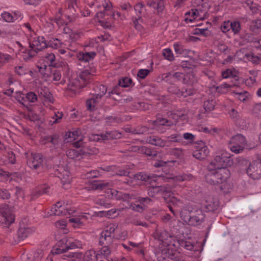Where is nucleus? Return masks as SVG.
<instances>
[{
	"instance_id": "f257e3e1",
	"label": "nucleus",
	"mask_w": 261,
	"mask_h": 261,
	"mask_svg": "<svg viewBox=\"0 0 261 261\" xmlns=\"http://www.w3.org/2000/svg\"><path fill=\"white\" fill-rule=\"evenodd\" d=\"M82 243L80 241L72 238L64 237L58 242L53 248V253L59 254L66 252L69 249L81 248Z\"/></svg>"
},
{
	"instance_id": "f03ea898",
	"label": "nucleus",
	"mask_w": 261,
	"mask_h": 261,
	"mask_svg": "<svg viewBox=\"0 0 261 261\" xmlns=\"http://www.w3.org/2000/svg\"><path fill=\"white\" fill-rule=\"evenodd\" d=\"M206 175V181L211 185L221 184L226 181L229 177L230 173L226 168H216Z\"/></svg>"
},
{
	"instance_id": "7ed1b4c3",
	"label": "nucleus",
	"mask_w": 261,
	"mask_h": 261,
	"mask_svg": "<svg viewBox=\"0 0 261 261\" xmlns=\"http://www.w3.org/2000/svg\"><path fill=\"white\" fill-rule=\"evenodd\" d=\"M246 144L245 137L241 134H238L231 138L228 142V148L232 152L239 154L243 152Z\"/></svg>"
},
{
	"instance_id": "20e7f679",
	"label": "nucleus",
	"mask_w": 261,
	"mask_h": 261,
	"mask_svg": "<svg viewBox=\"0 0 261 261\" xmlns=\"http://www.w3.org/2000/svg\"><path fill=\"white\" fill-rule=\"evenodd\" d=\"M94 90L95 94L93 96L88 99L86 101L87 109L90 111L94 109L96 105L100 101L101 97L106 94L107 88L105 85H99L95 87Z\"/></svg>"
},
{
	"instance_id": "39448f33",
	"label": "nucleus",
	"mask_w": 261,
	"mask_h": 261,
	"mask_svg": "<svg viewBox=\"0 0 261 261\" xmlns=\"http://www.w3.org/2000/svg\"><path fill=\"white\" fill-rule=\"evenodd\" d=\"M232 161L230 158V154L227 151H223L214 158L210 165H213L215 168H226L230 166Z\"/></svg>"
},
{
	"instance_id": "423d86ee",
	"label": "nucleus",
	"mask_w": 261,
	"mask_h": 261,
	"mask_svg": "<svg viewBox=\"0 0 261 261\" xmlns=\"http://www.w3.org/2000/svg\"><path fill=\"white\" fill-rule=\"evenodd\" d=\"M189 211L190 214L189 217H184V219L185 221H187L190 225L198 226L204 222L205 216L202 210L197 208Z\"/></svg>"
},
{
	"instance_id": "0eeeda50",
	"label": "nucleus",
	"mask_w": 261,
	"mask_h": 261,
	"mask_svg": "<svg viewBox=\"0 0 261 261\" xmlns=\"http://www.w3.org/2000/svg\"><path fill=\"white\" fill-rule=\"evenodd\" d=\"M43 161L41 154L32 153L27 157V165L32 170H40L43 169Z\"/></svg>"
},
{
	"instance_id": "6e6552de",
	"label": "nucleus",
	"mask_w": 261,
	"mask_h": 261,
	"mask_svg": "<svg viewBox=\"0 0 261 261\" xmlns=\"http://www.w3.org/2000/svg\"><path fill=\"white\" fill-rule=\"evenodd\" d=\"M247 173L253 179L261 178V159L250 163L247 169Z\"/></svg>"
},
{
	"instance_id": "1a4fd4ad",
	"label": "nucleus",
	"mask_w": 261,
	"mask_h": 261,
	"mask_svg": "<svg viewBox=\"0 0 261 261\" xmlns=\"http://www.w3.org/2000/svg\"><path fill=\"white\" fill-rule=\"evenodd\" d=\"M30 47L37 53L47 48V41L43 36L32 37L29 41Z\"/></svg>"
},
{
	"instance_id": "9d476101",
	"label": "nucleus",
	"mask_w": 261,
	"mask_h": 261,
	"mask_svg": "<svg viewBox=\"0 0 261 261\" xmlns=\"http://www.w3.org/2000/svg\"><path fill=\"white\" fill-rule=\"evenodd\" d=\"M154 238L164 246H169L174 239L168 232L164 229H157L153 234Z\"/></svg>"
},
{
	"instance_id": "9b49d317",
	"label": "nucleus",
	"mask_w": 261,
	"mask_h": 261,
	"mask_svg": "<svg viewBox=\"0 0 261 261\" xmlns=\"http://www.w3.org/2000/svg\"><path fill=\"white\" fill-rule=\"evenodd\" d=\"M196 150L193 152V155L198 160L204 159L209 153V150L205 143L200 140L196 143Z\"/></svg>"
},
{
	"instance_id": "f8f14e48",
	"label": "nucleus",
	"mask_w": 261,
	"mask_h": 261,
	"mask_svg": "<svg viewBox=\"0 0 261 261\" xmlns=\"http://www.w3.org/2000/svg\"><path fill=\"white\" fill-rule=\"evenodd\" d=\"M81 134V132L80 130L69 132L66 133V139H68V142H72L77 140L73 143V146L76 148H78L83 147V137L80 136Z\"/></svg>"
},
{
	"instance_id": "ddd939ff",
	"label": "nucleus",
	"mask_w": 261,
	"mask_h": 261,
	"mask_svg": "<svg viewBox=\"0 0 261 261\" xmlns=\"http://www.w3.org/2000/svg\"><path fill=\"white\" fill-rule=\"evenodd\" d=\"M0 214L3 217L2 221L5 226L8 227L14 222V216L9 213L7 205H0Z\"/></svg>"
},
{
	"instance_id": "4468645a",
	"label": "nucleus",
	"mask_w": 261,
	"mask_h": 261,
	"mask_svg": "<svg viewBox=\"0 0 261 261\" xmlns=\"http://www.w3.org/2000/svg\"><path fill=\"white\" fill-rule=\"evenodd\" d=\"M146 5L153 9L154 14L161 15L163 14L165 6L163 0H148Z\"/></svg>"
},
{
	"instance_id": "2eb2a0df",
	"label": "nucleus",
	"mask_w": 261,
	"mask_h": 261,
	"mask_svg": "<svg viewBox=\"0 0 261 261\" xmlns=\"http://www.w3.org/2000/svg\"><path fill=\"white\" fill-rule=\"evenodd\" d=\"M170 192V190L164 186H153L148 190V194L151 197H154L158 194L165 197L167 195L169 196Z\"/></svg>"
},
{
	"instance_id": "dca6fc26",
	"label": "nucleus",
	"mask_w": 261,
	"mask_h": 261,
	"mask_svg": "<svg viewBox=\"0 0 261 261\" xmlns=\"http://www.w3.org/2000/svg\"><path fill=\"white\" fill-rule=\"evenodd\" d=\"M50 211V215L64 216L66 215L67 213L70 214V212H68L67 208L65 207V205L60 201L57 202L51 207Z\"/></svg>"
},
{
	"instance_id": "f3484780",
	"label": "nucleus",
	"mask_w": 261,
	"mask_h": 261,
	"mask_svg": "<svg viewBox=\"0 0 261 261\" xmlns=\"http://www.w3.org/2000/svg\"><path fill=\"white\" fill-rule=\"evenodd\" d=\"M219 206V202L217 198L211 196H208L205 198L204 206L207 211H214Z\"/></svg>"
},
{
	"instance_id": "a211bd4d",
	"label": "nucleus",
	"mask_w": 261,
	"mask_h": 261,
	"mask_svg": "<svg viewBox=\"0 0 261 261\" xmlns=\"http://www.w3.org/2000/svg\"><path fill=\"white\" fill-rule=\"evenodd\" d=\"M184 74L180 72H168L165 74L163 77V80L168 83H171L172 82H176L177 81H181L182 82Z\"/></svg>"
},
{
	"instance_id": "6ab92c4d",
	"label": "nucleus",
	"mask_w": 261,
	"mask_h": 261,
	"mask_svg": "<svg viewBox=\"0 0 261 261\" xmlns=\"http://www.w3.org/2000/svg\"><path fill=\"white\" fill-rule=\"evenodd\" d=\"M146 142L152 145L163 147L166 146L167 141L158 136H150L146 138Z\"/></svg>"
},
{
	"instance_id": "aec40b11",
	"label": "nucleus",
	"mask_w": 261,
	"mask_h": 261,
	"mask_svg": "<svg viewBox=\"0 0 261 261\" xmlns=\"http://www.w3.org/2000/svg\"><path fill=\"white\" fill-rule=\"evenodd\" d=\"M168 116L174 120V123L178 120L186 119V111L183 109L174 110L168 113Z\"/></svg>"
},
{
	"instance_id": "412c9836",
	"label": "nucleus",
	"mask_w": 261,
	"mask_h": 261,
	"mask_svg": "<svg viewBox=\"0 0 261 261\" xmlns=\"http://www.w3.org/2000/svg\"><path fill=\"white\" fill-rule=\"evenodd\" d=\"M103 170L108 172H112L111 175L113 176H128L129 173L127 170L118 169L115 166H109L106 167Z\"/></svg>"
},
{
	"instance_id": "4be33fe9",
	"label": "nucleus",
	"mask_w": 261,
	"mask_h": 261,
	"mask_svg": "<svg viewBox=\"0 0 261 261\" xmlns=\"http://www.w3.org/2000/svg\"><path fill=\"white\" fill-rule=\"evenodd\" d=\"M85 86L84 83H82L80 79L76 77L70 81L68 85V89L70 91L76 93Z\"/></svg>"
},
{
	"instance_id": "5701e85b",
	"label": "nucleus",
	"mask_w": 261,
	"mask_h": 261,
	"mask_svg": "<svg viewBox=\"0 0 261 261\" xmlns=\"http://www.w3.org/2000/svg\"><path fill=\"white\" fill-rule=\"evenodd\" d=\"M50 187L47 186L42 188H36L33 190L30 194V200H33L39 197L43 194H49Z\"/></svg>"
},
{
	"instance_id": "b1692460",
	"label": "nucleus",
	"mask_w": 261,
	"mask_h": 261,
	"mask_svg": "<svg viewBox=\"0 0 261 261\" xmlns=\"http://www.w3.org/2000/svg\"><path fill=\"white\" fill-rule=\"evenodd\" d=\"M102 231L100 233L99 240V244L100 245H111L114 240V237L112 236L107 234Z\"/></svg>"
},
{
	"instance_id": "393cba45",
	"label": "nucleus",
	"mask_w": 261,
	"mask_h": 261,
	"mask_svg": "<svg viewBox=\"0 0 261 261\" xmlns=\"http://www.w3.org/2000/svg\"><path fill=\"white\" fill-rule=\"evenodd\" d=\"M34 231V228L20 227L17 231L18 237L20 240H23L32 234Z\"/></svg>"
},
{
	"instance_id": "a878e982",
	"label": "nucleus",
	"mask_w": 261,
	"mask_h": 261,
	"mask_svg": "<svg viewBox=\"0 0 261 261\" xmlns=\"http://www.w3.org/2000/svg\"><path fill=\"white\" fill-rule=\"evenodd\" d=\"M111 186H112V184L106 181L94 180L91 183L90 188L92 190H103Z\"/></svg>"
},
{
	"instance_id": "bb28decb",
	"label": "nucleus",
	"mask_w": 261,
	"mask_h": 261,
	"mask_svg": "<svg viewBox=\"0 0 261 261\" xmlns=\"http://www.w3.org/2000/svg\"><path fill=\"white\" fill-rule=\"evenodd\" d=\"M27 255L30 261H41L43 256V252L41 250H32Z\"/></svg>"
},
{
	"instance_id": "cd10ccee",
	"label": "nucleus",
	"mask_w": 261,
	"mask_h": 261,
	"mask_svg": "<svg viewBox=\"0 0 261 261\" xmlns=\"http://www.w3.org/2000/svg\"><path fill=\"white\" fill-rule=\"evenodd\" d=\"M135 178L138 180L151 182L152 181L158 180V178H160L161 177L153 174L148 175L144 173H140L135 175Z\"/></svg>"
},
{
	"instance_id": "c85d7f7f",
	"label": "nucleus",
	"mask_w": 261,
	"mask_h": 261,
	"mask_svg": "<svg viewBox=\"0 0 261 261\" xmlns=\"http://www.w3.org/2000/svg\"><path fill=\"white\" fill-rule=\"evenodd\" d=\"M200 12H201L200 8L192 9L186 13L185 21L186 22H192L198 17Z\"/></svg>"
},
{
	"instance_id": "c756f323",
	"label": "nucleus",
	"mask_w": 261,
	"mask_h": 261,
	"mask_svg": "<svg viewBox=\"0 0 261 261\" xmlns=\"http://www.w3.org/2000/svg\"><path fill=\"white\" fill-rule=\"evenodd\" d=\"M96 56V53L94 51L92 52H81L77 55V58L79 60L87 62L92 60Z\"/></svg>"
},
{
	"instance_id": "7c9ffc66",
	"label": "nucleus",
	"mask_w": 261,
	"mask_h": 261,
	"mask_svg": "<svg viewBox=\"0 0 261 261\" xmlns=\"http://www.w3.org/2000/svg\"><path fill=\"white\" fill-rule=\"evenodd\" d=\"M176 243L179 245L180 247H183L187 250H197V247L195 246V245L190 241L181 239L177 240Z\"/></svg>"
},
{
	"instance_id": "2f4dec72",
	"label": "nucleus",
	"mask_w": 261,
	"mask_h": 261,
	"mask_svg": "<svg viewBox=\"0 0 261 261\" xmlns=\"http://www.w3.org/2000/svg\"><path fill=\"white\" fill-rule=\"evenodd\" d=\"M238 74L237 71L234 68L227 69L221 72L223 79L234 78L237 80L238 79Z\"/></svg>"
},
{
	"instance_id": "473e14b6",
	"label": "nucleus",
	"mask_w": 261,
	"mask_h": 261,
	"mask_svg": "<svg viewBox=\"0 0 261 261\" xmlns=\"http://www.w3.org/2000/svg\"><path fill=\"white\" fill-rule=\"evenodd\" d=\"M92 75L93 74L90 72L88 69H86L81 71L76 77L80 79L82 83H84V85L86 86Z\"/></svg>"
},
{
	"instance_id": "72a5a7b5",
	"label": "nucleus",
	"mask_w": 261,
	"mask_h": 261,
	"mask_svg": "<svg viewBox=\"0 0 261 261\" xmlns=\"http://www.w3.org/2000/svg\"><path fill=\"white\" fill-rule=\"evenodd\" d=\"M233 93L236 98L243 102L248 100L250 96L249 93L244 90L234 91Z\"/></svg>"
},
{
	"instance_id": "f704fd0d",
	"label": "nucleus",
	"mask_w": 261,
	"mask_h": 261,
	"mask_svg": "<svg viewBox=\"0 0 261 261\" xmlns=\"http://www.w3.org/2000/svg\"><path fill=\"white\" fill-rule=\"evenodd\" d=\"M65 174L62 175L61 174L60 176L61 178V181L62 183L63 188L65 189H68L70 187V178L69 177V172L68 170H65Z\"/></svg>"
},
{
	"instance_id": "c9c22d12",
	"label": "nucleus",
	"mask_w": 261,
	"mask_h": 261,
	"mask_svg": "<svg viewBox=\"0 0 261 261\" xmlns=\"http://www.w3.org/2000/svg\"><path fill=\"white\" fill-rule=\"evenodd\" d=\"M63 43L61 41L56 38H52L48 41H47V45L48 47H51L54 49H58L62 46Z\"/></svg>"
},
{
	"instance_id": "e433bc0d",
	"label": "nucleus",
	"mask_w": 261,
	"mask_h": 261,
	"mask_svg": "<svg viewBox=\"0 0 261 261\" xmlns=\"http://www.w3.org/2000/svg\"><path fill=\"white\" fill-rule=\"evenodd\" d=\"M44 61L47 63L48 66L56 67V56L53 53H48L44 56Z\"/></svg>"
},
{
	"instance_id": "4c0bfd02",
	"label": "nucleus",
	"mask_w": 261,
	"mask_h": 261,
	"mask_svg": "<svg viewBox=\"0 0 261 261\" xmlns=\"http://www.w3.org/2000/svg\"><path fill=\"white\" fill-rule=\"evenodd\" d=\"M134 10L139 19H141L142 16H145L144 10H145V6L143 3L140 2L136 4L134 6Z\"/></svg>"
},
{
	"instance_id": "58836bf2",
	"label": "nucleus",
	"mask_w": 261,
	"mask_h": 261,
	"mask_svg": "<svg viewBox=\"0 0 261 261\" xmlns=\"http://www.w3.org/2000/svg\"><path fill=\"white\" fill-rule=\"evenodd\" d=\"M197 82V79L195 77L193 72H189L186 74H184V76L182 81V83L187 85H193Z\"/></svg>"
},
{
	"instance_id": "ea45409f",
	"label": "nucleus",
	"mask_w": 261,
	"mask_h": 261,
	"mask_svg": "<svg viewBox=\"0 0 261 261\" xmlns=\"http://www.w3.org/2000/svg\"><path fill=\"white\" fill-rule=\"evenodd\" d=\"M174 51L177 55L185 56L188 54L189 50L184 48V46L178 43L173 44Z\"/></svg>"
},
{
	"instance_id": "a19ab883",
	"label": "nucleus",
	"mask_w": 261,
	"mask_h": 261,
	"mask_svg": "<svg viewBox=\"0 0 261 261\" xmlns=\"http://www.w3.org/2000/svg\"><path fill=\"white\" fill-rule=\"evenodd\" d=\"M97 255L96 252L92 250L86 252L84 256V261H97Z\"/></svg>"
},
{
	"instance_id": "79ce46f5",
	"label": "nucleus",
	"mask_w": 261,
	"mask_h": 261,
	"mask_svg": "<svg viewBox=\"0 0 261 261\" xmlns=\"http://www.w3.org/2000/svg\"><path fill=\"white\" fill-rule=\"evenodd\" d=\"M63 116V114L62 112H59V111H55L51 116V119L49 121V123L53 125L60 122Z\"/></svg>"
},
{
	"instance_id": "37998d69",
	"label": "nucleus",
	"mask_w": 261,
	"mask_h": 261,
	"mask_svg": "<svg viewBox=\"0 0 261 261\" xmlns=\"http://www.w3.org/2000/svg\"><path fill=\"white\" fill-rule=\"evenodd\" d=\"M22 56L24 60L28 61L34 57L37 53L32 48L30 49H25L24 51L21 52Z\"/></svg>"
},
{
	"instance_id": "c03bdc74",
	"label": "nucleus",
	"mask_w": 261,
	"mask_h": 261,
	"mask_svg": "<svg viewBox=\"0 0 261 261\" xmlns=\"http://www.w3.org/2000/svg\"><path fill=\"white\" fill-rule=\"evenodd\" d=\"M105 134L104 137L105 140L110 139H116L120 138L121 137V133L116 130H112L107 132Z\"/></svg>"
},
{
	"instance_id": "a18cd8bd",
	"label": "nucleus",
	"mask_w": 261,
	"mask_h": 261,
	"mask_svg": "<svg viewBox=\"0 0 261 261\" xmlns=\"http://www.w3.org/2000/svg\"><path fill=\"white\" fill-rule=\"evenodd\" d=\"M167 256L174 261H182L183 258L179 252L177 251L170 252L167 253Z\"/></svg>"
},
{
	"instance_id": "49530a36",
	"label": "nucleus",
	"mask_w": 261,
	"mask_h": 261,
	"mask_svg": "<svg viewBox=\"0 0 261 261\" xmlns=\"http://www.w3.org/2000/svg\"><path fill=\"white\" fill-rule=\"evenodd\" d=\"M182 136L180 134H172L167 137V140H166L167 143H179L182 140Z\"/></svg>"
},
{
	"instance_id": "de8ad7c7",
	"label": "nucleus",
	"mask_w": 261,
	"mask_h": 261,
	"mask_svg": "<svg viewBox=\"0 0 261 261\" xmlns=\"http://www.w3.org/2000/svg\"><path fill=\"white\" fill-rule=\"evenodd\" d=\"M12 57L9 54L0 52V67L9 63Z\"/></svg>"
},
{
	"instance_id": "09e8293b",
	"label": "nucleus",
	"mask_w": 261,
	"mask_h": 261,
	"mask_svg": "<svg viewBox=\"0 0 261 261\" xmlns=\"http://www.w3.org/2000/svg\"><path fill=\"white\" fill-rule=\"evenodd\" d=\"M15 99L20 104L24 106H27L26 95L20 92H17L14 96Z\"/></svg>"
},
{
	"instance_id": "8fccbe9b",
	"label": "nucleus",
	"mask_w": 261,
	"mask_h": 261,
	"mask_svg": "<svg viewBox=\"0 0 261 261\" xmlns=\"http://www.w3.org/2000/svg\"><path fill=\"white\" fill-rule=\"evenodd\" d=\"M246 39L249 41L252 42L254 43V46L257 48L261 50V37L259 38H255L252 37L251 35L247 34L246 36Z\"/></svg>"
},
{
	"instance_id": "3c124183",
	"label": "nucleus",
	"mask_w": 261,
	"mask_h": 261,
	"mask_svg": "<svg viewBox=\"0 0 261 261\" xmlns=\"http://www.w3.org/2000/svg\"><path fill=\"white\" fill-rule=\"evenodd\" d=\"M103 247L99 250V255H101L105 258H108L111 254V245H102Z\"/></svg>"
},
{
	"instance_id": "603ef678",
	"label": "nucleus",
	"mask_w": 261,
	"mask_h": 261,
	"mask_svg": "<svg viewBox=\"0 0 261 261\" xmlns=\"http://www.w3.org/2000/svg\"><path fill=\"white\" fill-rule=\"evenodd\" d=\"M66 155L69 159H76L81 155V153L79 150L69 149L66 152Z\"/></svg>"
},
{
	"instance_id": "864d4df0",
	"label": "nucleus",
	"mask_w": 261,
	"mask_h": 261,
	"mask_svg": "<svg viewBox=\"0 0 261 261\" xmlns=\"http://www.w3.org/2000/svg\"><path fill=\"white\" fill-rule=\"evenodd\" d=\"M176 181H190L192 180L194 178L193 176L190 173L182 174L181 175H177L175 177Z\"/></svg>"
},
{
	"instance_id": "5fc2aeb1",
	"label": "nucleus",
	"mask_w": 261,
	"mask_h": 261,
	"mask_svg": "<svg viewBox=\"0 0 261 261\" xmlns=\"http://www.w3.org/2000/svg\"><path fill=\"white\" fill-rule=\"evenodd\" d=\"M86 216L84 215H81L77 217L71 218L69 219V221L71 223H73L77 225L82 224L84 223V220H87Z\"/></svg>"
},
{
	"instance_id": "6e6d98bb",
	"label": "nucleus",
	"mask_w": 261,
	"mask_h": 261,
	"mask_svg": "<svg viewBox=\"0 0 261 261\" xmlns=\"http://www.w3.org/2000/svg\"><path fill=\"white\" fill-rule=\"evenodd\" d=\"M141 153L151 158H153L157 155L156 151L152 150L145 146L141 147Z\"/></svg>"
},
{
	"instance_id": "4d7b16f0",
	"label": "nucleus",
	"mask_w": 261,
	"mask_h": 261,
	"mask_svg": "<svg viewBox=\"0 0 261 261\" xmlns=\"http://www.w3.org/2000/svg\"><path fill=\"white\" fill-rule=\"evenodd\" d=\"M215 104L213 100L207 99L204 102L203 107L206 112H210L214 109Z\"/></svg>"
},
{
	"instance_id": "13d9d810",
	"label": "nucleus",
	"mask_w": 261,
	"mask_h": 261,
	"mask_svg": "<svg viewBox=\"0 0 261 261\" xmlns=\"http://www.w3.org/2000/svg\"><path fill=\"white\" fill-rule=\"evenodd\" d=\"M261 29V20H256L255 21H253L250 25V30L254 32L257 33L259 30Z\"/></svg>"
},
{
	"instance_id": "bf43d9fd",
	"label": "nucleus",
	"mask_w": 261,
	"mask_h": 261,
	"mask_svg": "<svg viewBox=\"0 0 261 261\" xmlns=\"http://www.w3.org/2000/svg\"><path fill=\"white\" fill-rule=\"evenodd\" d=\"M230 27L231 31L234 34H238L240 33L241 28L240 22L238 21H230Z\"/></svg>"
},
{
	"instance_id": "052dcab7",
	"label": "nucleus",
	"mask_w": 261,
	"mask_h": 261,
	"mask_svg": "<svg viewBox=\"0 0 261 261\" xmlns=\"http://www.w3.org/2000/svg\"><path fill=\"white\" fill-rule=\"evenodd\" d=\"M168 91L172 94H176L178 96L180 95H186L180 92L181 90L176 85L171 84L168 88Z\"/></svg>"
},
{
	"instance_id": "680f3d73",
	"label": "nucleus",
	"mask_w": 261,
	"mask_h": 261,
	"mask_svg": "<svg viewBox=\"0 0 261 261\" xmlns=\"http://www.w3.org/2000/svg\"><path fill=\"white\" fill-rule=\"evenodd\" d=\"M162 54L164 58L168 61H172L174 60V57L171 49L169 48L164 49Z\"/></svg>"
},
{
	"instance_id": "e2e57ef3",
	"label": "nucleus",
	"mask_w": 261,
	"mask_h": 261,
	"mask_svg": "<svg viewBox=\"0 0 261 261\" xmlns=\"http://www.w3.org/2000/svg\"><path fill=\"white\" fill-rule=\"evenodd\" d=\"M245 4L249 7L252 13H256L257 12L258 10V6L253 2V0H246Z\"/></svg>"
},
{
	"instance_id": "0e129e2a",
	"label": "nucleus",
	"mask_w": 261,
	"mask_h": 261,
	"mask_svg": "<svg viewBox=\"0 0 261 261\" xmlns=\"http://www.w3.org/2000/svg\"><path fill=\"white\" fill-rule=\"evenodd\" d=\"M118 226L115 224H111L108 225L106 228L103 230L102 231L105 233H107L108 234H110V236H112L115 238V231L117 228Z\"/></svg>"
},
{
	"instance_id": "69168bd1",
	"label": "nucleus",
	"mask_w": 261,
	"mask_h": 261,
	"mask_svg": "<svg viewBox=\"0 0 261 261\" xmlns=\"http://www.w3.org/2000/svg\"><path fill=\"white\" fill-rule=\"evenodd\" d=\"M148 130V128L145 126H138L134 129L130 130L131 133L133 134H142L147 132Z\"/></svg>"
},
{
	"instance_id": "338daca9",
	"label": "nucleus",
	"mask_w": 261,
	"mask_h": 261,
	"mask_svg": "<svg viewBox=\"0 0 261 261\" xmlns=\"http://www.w3.org/2000/svg\"><path fill=\"white\" fill-rule=\"evenodd\" d=\"M2 19L7 22H13V17L12 14L8 12L4 11L2 13L1 15Z\"/></svg>"
},
{
	"instance_id": "774afa93",
	"label": "nucleus",
	"mask_w": 261,
	"mask_h": 261,
	"mask_svg": "<svg viewBox=\"0 0 261 261\" xmlns=\"http://www.w3.org/2000/svg\"><path fill=\"white\" fill-rule=\"evenodd\" d=\"M62 76L61 71L60 70L52 71L50 77L54 81H59Z\"/></svg>"
}]
</instances>
